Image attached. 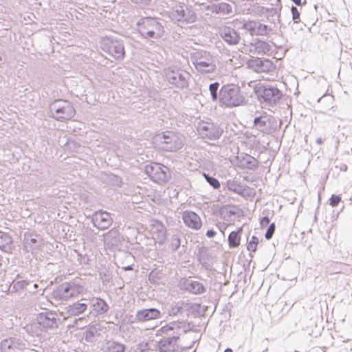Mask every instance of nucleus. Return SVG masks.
Instances as JSON below:
<instances>
[{"label":"nucleus","instance_id":"f257e3e1","mask_svg":"<svg viewBox=\"0 0 352 352\" xmlns=\"http://www.w3.org/2000/svg\"><path fill=\"white\" fill-rule=\"evenodd\" d=\"M219 101L226 107H235L245 104V97L240 87L233 83L224 85L219 91Z\"/></svg>","mask_w":352,"mask_h":352},{"label":"nucleus","instance_id":"f03ea898","mask_svg":"<svg viewBox=\"0 0 352 352\" xmlns=\"http://www.w3.org/2000/svg\"><path fill=\"white\" fill-rule=\"evenodd\" d=\"M137 30L142 37L148 39H159L165 33L161 23L152 17L141 19L137 23Z\"/></svg>","mask_w":352,"mask_h":352},{"label":"nucleus","instance_id":"7ed1b4c3","mask_svg":"<svg viewBox=\"0 0 352 352\" xmlns=\"http://www.w3.org/2000/svg\"><path fill=\"white\" fill-rule=\"evenodd\" d=\"M53 116L58 120L67 121L76 115V110L72 104L68 100H58L51 105Z\"/></svg>","mask_w":352,"mask_h":352},{"label":"nucleus","instance_id":"20e7f679","mask_svg":"<svg viewBox=\"0 0 352 352\" xmlns=\"http://www.w3.org/2000/svg\"><path fill=\"white\" fill-rule=\"evenodd\" d=\"M82 292V286L74 281L63 283L52 292V297L57 300H67Z\"/></svg>","mask_w":352,"mask_h":352},{"label":"nucleus","instance_id":"39448f33","mask_svg":"<svg viewBox=\"0 0 352 352\" xmlns=\"http://www.w3.org/2000/svg\"><path fill=\"white\" fill-rule=\"evenodd\" d=\"M157 142L166 151L173 152L180 149L183 143L180 138L173 131H166L155 136Z\"/></svg>","mask_w":352,"mask_h":352},{"label":"nucleus","instance_id":"423d86ee","mask_svg":"<svg viewBox=\"0 0 352 352\" xmlns=\"http://www.w3.org/2000/svg\"><path fill=\"white\" fill-rule=\"evenodd\" d=\"M169 16L173 21L186 23H192L197 20L195 12L184 3H179L174 6L170 10Z\"/></svg>","mask_w":352,"mask_h":352},{"label":"nucleus","instance_id":"0eeeda50","mask_svg":"<svg viewBox=\"0 0 352 352\" xmlns=\"http://www.w3.org/2000/svg\"><path fill=\"white\" fill-rule=\"evenodd\" d=\"M146 172L153 182L160 184L166 183L170 178L169 168L160 163L146 166Z\"/></svg>","mask_w":352,"mask_h":352},{"label":"nucleus","instance_id":"6e6552de","mask_svg":"<svg viewBox=\"0 0 352 352\" xmlns=\"http://www.w3.org/2000/svg\"><path fill=\"white\" fill-rule=\"evenodd\" d=\"M254 91L259 98H262L265 101H275L280 98V92L276 88L258 82L254 86Z\"/></svg>","mask_w":352,"mask_h":352},{"label":"nucleus","instance_id":"1a4fd4ad","mask_svg":"<svg viewBox=\"0 0 352 352\" xmlns=\"http://www.w3.org/2000/svg\"><path fill=\"white\" fill-rule=\"evenodd\" d=\"M247 67L258 73H268L274 70L275 66L269 59H262L258 57H252L248 60Z\"/></svg>","mask_w":352,"mask_h":352},{"label":"nucleus","instance_id":"9d476101","mask_svg":"<svg viewBox=\"0 0 352 352\" xmlns=\"http://www.w3.org/2000/svg\"><path fill=\"white\" fill-rule=\"evenodd\" d=\"M38 324L44 329H52L57 327L56 314L52 311L42 312L37 315Z\"/></svg>","mask_w":352,"mask_h":352},{"label":"nucleus","instance_id":"9b49d317","mask_svg":"<svg viewBox=\"0 0 352 352\" xmlns=\"http://www.w3.org/2000/svg\"><path fill=\"white\" fill-rule=\"evenodd\" d=\"M182 219L185 225L193 230H199L202 227V221L200 217L195 212L187 210L183 212Z\"/></svg>","mask_w":352,"mask_h":352},{"label":"nucleus","instance_id":"f8f14e48","mask_svg":"<svg viewBox=\"0 0 352 352\" xmlns=\"http://www.w3.org/2000/svg\"><path fill=\"white\" fill-rule=\"evenodd\" d=\"M199 130L203 135L210 140H217L223 133V129L213 123H207L201 126Z\"/></svg>","mask_w":352,"mask_h":352},{"label":"nucleus","instance_id":"ddd939ff","mask_svg":"<svg viewBox=\"0 0 352 352\" xmlns=\"http://www.w3.org/2000/svg\"><path fill=\"white\" fill-rule=\"evenodd\" d=\"M112 222L113 219L110 214L107 212H98L94 214V223L98 229H107Z\"/></svg>","mask_w":352,"mask_h":352},{"label":"nucleus","instance_id":"4468645a","mask_svg":"<svg viewBox=\"0 0 352 352\" xmlns=\"http://www.w3.org/2000/svg\"><path fill=\"white\" fill-rule=\"evenodd\" d=\"M179 336L164 338L158 342V348L162 352H175L178 349Z\"/></svg>","mask_w":352,"mask_h":352},{"label":"nucleus","instance_id":"2eb2a0df","mask_svg":"<svg viewBox=\"0 0 352 352\" xmlns=\"http://www.w3.org/2000/svg\"><path fill=\"white\" fill-rule=\"evenodd\" d=\"M166 227L159 220H153L150 226L149 233L155 240L163 239L166 236Z\"/></svg>","mask_w":352,"mask_h":352},{"label":"nucleus","instance_id":"dca6fc26","mask_svg":"<svg viewBox=\"0 0 352 352\" xmlns=\"http://www.w3.org/2000/svg\"><path fill=\"white\" fill-rule=\"evenodd\" d=\"M245 30L249 31L252 35H265L267 34L268 28L257 21H250L244 24Z\"/></svg>","mask_w":352,"mask_h":352},{"label":"nucleus","instance_id":"f3484780","mask_svg":"<svg viewBox=\"0 0 352 352\" xmlns=\"http://www.w3.org/2000/svg\"><path fill=\"white\" fill-rule=\"evenodd\" d=\"M161 313L157 309H144L138 311L136 314L137 319L140 322H146L154 319H157L160 317Z\"/></svg>","mask_w":352,"mask_h":352},{"label":"nucleus","instance_id":"a211bd4d","mask_svg":"<svg viewBox=\"0 0 352 352\" xmlns=\"http://www.w3.org/2000/svg\"><path fill=\"white\" fill-rule=\"evenodd\" d=\"M221 36L230 45L237 44L240 39L239 34L233 28L229 27H224L222 29Z\"/></svg>","mask_w":352,"mask_h":352},{"label":"nucleus","instance_id":"6ab92c4d","mask_svg":"<svg viewBox=\"0 0 352 352\" xmlns=\"http://www.w3.org/2000/svg\"><path fill=\"white\" fill-rule=\"evenodd\" d=\"M168 81L176 87L181 89L186 87L188 85V80L179 72H172Z\"/></svg>","mask_w":352,"mask_h":352},{"label":"nucleus","instance_id":"aec40b11","mask_svg":"<svg viewBox=\"0 0 352 352\" xmlns=\"http://www.w3.org/2000/svg\"><path fill=\"white\" fill-rule=\"evenodd\" d=\"M102 352H124L125 346L120 342L109 340L102 348Z\"/></svg>","mask_w":352,"mask_h":352},{"label":"nucleus","instance_id":"412c9836","mask_svg":"<svg viewBox=\"0 0 352 352\" xmlns=\"http://www.w3.org/2000/svg\"><path fill=\"white\" fill-rule=\"evenodd\" d=\"M195 66L198 72L205 74L212 73L216 69V65L212 61H197Z\"/></svg>","mask_w":352,"mask_h":352},{"label":"nucleus","instance_id":"4be33fe9","mask_svg":"<svg viewBox=\"0 0 352 352\" xmlns=\"http://www.w3.org/2000/svg\"><path fill=\"white\" fill-rule=\"evenodd\" d=\"M243 228H240L237 231L232 232L228 236V243L230 248H236L239 246L241 239V233Z\"/></svg>","mask_w":352,"mask_h":352},{"label":"nucleus","instance_id":"5701e85b","mask_svg":"<svg viewBox=\"0 0 352 352\" xmlns=\"http://www.w3.org/2000/svg\"><path fill=\"white\" fill-rule=\"evenodd\" d=\"M186 289L194 294H203L206 291L205 287L203 285V284L199 281L197 280H192L190 281Z\"/></svg>","mask_w":352,"mask_h":352},{"label":"nucleus","instance_id":"b1692460","mask_svg":"<svg viewBox=\"0 0 352 352\" xmlns=\"http://www.w3.org/2000/svg\"><path fill=\"white\" fill-rule=\"evenodd\" d=\"M254 53L259 55L267 54L270 50V45L263 41H257L254 44Z\"/></svg>","mask_w":352,"mask_h":352},{"label":"nucleus","instance_id":"393cba45","mask_svg":"<svg viewBox=\"0 0 352 352\" xmlns=\"http://www.w3.org/2000/svg\"><path fill=\"white\" fill-rule=\"evenodd\" d=\"M87 308L86 303L76 302L69 305L68 307V312L71 315L77 316L84 313Z\"/></svg>","mask_w":352,"mask_h":352},{"label":"nucleus","instance_id":"a878e982","mask_svg":"<svg viewBox=\"0 0 352 352\" xmlns=\"http://www.w3.org/2000/svg\"><path fill=\"white\" fill-rule=\"evenodd\" d=\"M109 54L116 59L122 58L124 56V49L122 44L116 43L109 49Z\"/></svg>","mask_w":352,"mask_h":352},{"label":"nucleus","instance_id":"bb28decb","mask_svg":"<svg viewBox=\"0 0 352 352\" xmlns=\"http://www.w3.org/2000/svg\"><path fill=\"white\" fill-rule=\"evenodd\" d=\"M94 309L100 314L106 313L109 309L107 303L102 299L97 298L93 304Z\"/></svg>","mask_w":352,"mask_h":352},{"label":"nucleus","instance_id":"cd10ccee","mask_svg":"<svg viewBox=\"0 0 352 352\" xmlns=\"http://www.w3.org/2000/svg\"><path fill=\"white\" fill-rule=\"evenodd\" d=\"M215 10L218 13L230 14L232 12V7L227 3H221L215 6Z\"/></svg>","mask_w":352,"mask_h":352},{"label":"nucleus","instance_id":"c85d7f7f","mask_svg":"<svg viewBox=\"0 0 352 352\" xmlns=\"http://www.w3.org/2000/svg\"><path fill=\"white\" fill-rule=\"evenodd\" d=\"M258 239L256 236H252L250 240V241L248 243L247 245V249L248 251L255 252L257 249V245L258 244Z\"/></svg>","mask_w":352,"mask_h":352},{"label":"nucleus","instance_id":"c756f323","mask_svg":"<svg viewBox=\"0 0 352 352\" xmlns=\"http://www.w3.org/2000/svg\"><path fill=\"white\" fill-rule=\"evenodd\" d=\"M203 175L210 185H211L214 188L218 189L220 188V183L217 179L210 177L206 173H204Z\"/></svg>","mask_w":352,"mask_h":352},{"label":"nucleus","instance_id":"7c9ffc66","mask_svg":"<svg viewBox=\"0 0 352 352\" xmlns=\"http://www.w3.org/2000/svg\"><path fill=\"white\" fill-rule=\"evenodd\" d=\"M219 87V83L216 82L214 83H212L209 87V90L210 91L212 98L213 100H217L218 96H217V91Z\"/></svg>","mask_w":352,"mask_h":352},{"label":"nucleus","instance_id":"2f4dec72","mask_svg":"<svg viewBox=\"0 0 352 352\" xmlns=\"http://www.w3.org/2000/svg\"><path fill=\"white\" fill-rule=\"evenodd\" d=\"M254 124L257 126L258 129L264 132L265 131V121L263 120L261 118H256L254 120Z\"/></svg>","mask_w":352,"mask_h":352},{"label":"nucleus","instance_id":"473e14b6","mask_svg":"<svg viewBox=\"0 0 352 352\" xmlns=\"http://www.w3.org/2000/svg\"><path fill=\"white\" fill-rule=\"evenodd\" d=\"M341 201V197L338 195H333L329 199V204L332 207H335L338 205Z\"/></svg>","mask_w":352,"mask_h":352},{"label":"nucleus","instance_id":"72a5a7b5","mask_svg":"<svg viewBox=\"0 0 352 352\" xmlns=\"http://www.w3.org/2000/svg\"><path fill=\"white\" fill-rule=\"evenodd\" d=\"M274 231H275V224L274 223H272V224H270V226H269V228L265 233V238L268 240L272 239V237L274 233Z\"/></svg>","mask_w":352,"mask_h":352},{"label":"nucleus","instance_id":"f704fd0d","mask_svg":"<svg viewBox=\"0 0 352 352\" xmlns=\"http://www.w3.org/2000/svg\"><path fill=\"white\" fill-rule=\"evenodd\" d=\"M173 330V327L170 325H165L160 328V329L158 331L159 334L162 335H167L169 333L170 331Z\"/></svg>","mask_w":352,"mask_h":352},{"label":"nucleus","instance_id":"c9c22d12","mask_svg":"<svg viewBox=\"0 0 352 352\" xmlns=\"http://www.w3.org/2000/svg\"><path fill=\"white\" fill-rule=\"evenodd\" d=\"M13 344L14 342L11 340H4L1 343V346L3 349H10Z\"/></svg>","mask_w":352,"mask_h":352},{"label":"nucleus","instance_id":"e433bc0d","mask_svg":"<svg viewBox=\"0 0 352 352\" xmlns=\"http://www.w3.org/2000/svg\"><path fill=\"white\" fill-rule=\"evenodd\" d=\"M292 16L294 20H297L300 17V14L296 8L292 7Z\"/></svg>","mask_w":352,"mask_h":352},{"label":"nucleus","instance_id":"4c0bfd02","mask_svg":"<svg viewBox=\"0 0 352 352\" xmlns=\"http://www.w3.org/2000/svg\"><path fill=\"white\" fill-rule=\"evenodd\" d=\"M270 223V219L267 217H263L260 221V224L262 228L267 226Z\"/></svg>","mask_w":352,"mask_h":352},{"label":"nucleus","instance_id":"58836bf2","mask_svg":"<svg viewBox=\"0 0 352 352\" xmlns=\"http://www.w3.org/2000/svg\"><path fill=\"white\" fill-rule=\"evenodd\" d=\"M215 234H216V232L212 230H208V232H206L207 236H208L210 238L214 237L215 236Z\"/></svg>","mask_w":352,"mask_h":352},{"label":"nucleus","instance_id":"ea45409f","mask_svg":"<svg viewBox=\"0 0 352 352\" xmlns=\"http://www.w3.org/2000/svg\"><path fill=\"white\" fill-rule=\"evenodd\" d=\"M136 3L142 4H148L151 0H135Z\"/></svg>","mask_w":352,"mask_h":352},{"label":"nucleus","instance_id":"a19ab883","mask_svg":"<svg viewBox=\"0 0 352 352\" xmlns=\"http://www.w3.org/2000/svg\"><path fill=\"white\" fill-rule=\"evenodd\" d=\"M296 5L300 6L301 0H292Z\"/></svg>","mask_w":352,"mask_h":352},{"label":"nucleus","instance_id":"79ce46f5","mask_svg":"<svg viewBox=\"0 0 352 352\" xmlns=\"http://www.w3.org/2000/svg\"><path fill=\"white\" fill-rule=\"evenodd\" d=\"M123 269L125 271H129V270H133L131 266H126V267H124Z\"/></svg>","mask_w":352,"mask_h":352},{"label":"nucleus","instance_id":"37998d69","mask_svg":"<svg viewBox=\"0 0 352 352\" xmlns=\"http://www.w3.org/2000/svg\"><path fill=\"white\" fill-rule=\"evenodd\" d=\"M224 352H232V350L231 349H226Z\"/></svg>","mask_w":352,"mask_h":352}]
</instances>
